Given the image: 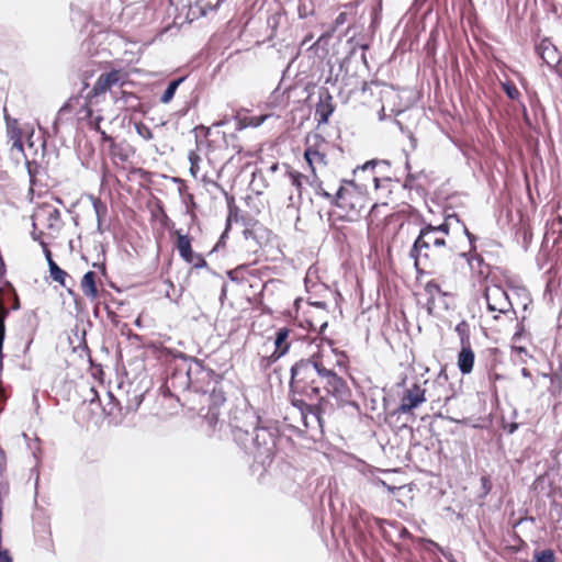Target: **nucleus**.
<instances>
[{
  "label": "nucleus",
  "mask_w": 562,
  "mask_h": 562,
  "mask_svg": "<svg viewBox=\"0 0 562 562\" xmlns=\"http://www.w3.org/2000/svg\"><path fill=\"white\" fill-rule=\"evenodd\" d=\"M308 14H310V12L306 10L305 5H302V4H301V5H299V16H300L301 19H305V18H307V16H308Z\"/></svg>",
  "instance_id": "obj_50"
},
{
  "label": "nucleus",
  "mask_w": 562,
  "mask_h": 562,
  "mask_svg": "<svg viewBox=\"0 0 562 562\" xmlns=\"http://www.w3.org/2000/svg\"><path fill=\"white\" fill-rule=\"evenodd\" d=\"M277 437L276 428L258 425L251 434L247 435V439H243L238 446L251 454L257 463L267 468L271 464L276 453Z\"/></svg>",
  "instance_id": "obj_3"
},
{
  "label": "nucleus",
  "mask_w": 562,
  "mask_h": 562,
  "mask_svg": "<svg viewBox=\"0 0 562 562\" xmlns=\"http://www.w3.org/2000/svg\"><path fill=\"white\" fill-rule=\"evenodd\" d=\"M313 38V35L312 34H308L304 37V40L302 41V45H306L310 41H312Z\"/></svg>",
  "instance_id": "obj_56"
},
{
  "label": "nucleus",
  "mask_w": 562,
  "mask_h": 562,
  "mask_svg": "<svg viewBox=\"0 0 562 562\" xmlns=\"http://www.w3.org/2000/svg\"><path fill=\"white\" fill-rule=\"evenodd\" d=\"M19 308H20V302H19L18 296H15L14 303L12 305V310H19Z\"/></svg>",
  "instance_id": "obj_58"
},
{
  "label": "nucleus",
  "mask_w": 562,
  "mask_h": 562,
  "mask_svg": "<svg viewBox=\"0 0 562 562\" xmlns=\"http://www.w3.org/2000/svg\"><path fill=\"white\" fill-rule=\"evenodd\" d=\"M357 4L355 2H349L344 5L345 9L350 10V12L356 9Z\"/></svg>",
  "instance_id": "obj_55"
},
{
  "label": "nucleus",
  "mask_w": 562,
  "mask_h": 562,
  "mask_svg": "<svg viewBox=\"0 0 562 562\" xmlns=\"http://www.w3.org/2000/svg\"><path fill=\"white\" fill-rule=\"evenodd\" d=\"M447 225H432L425 224L415 239L412 249L411 257L415 261L417 271L426 268L445 269L446 261L442 259L443 256L448 255L449 259L453 252L451 249H447L446 233Z\"/></svg>",
  "instance_id": "obj_2"
},
{
  "label": "nucleus",
  "mask_w": 562,
  "mask_h": 562,
  "mask_svg": "<svg viewBox=\"0 0 562 562\" xmlns=\"http://www.w3.org/2000/svg\"><path fill=\"white\" fill-rule=\"evenodd\" d=\"M335 205L341 209H349L355 215L360 214L366 207L364 198L360 193L356 194L342 186L339 187L335 194Z\"/></svg>",
  "instance_id": "obj_11"
},
{
  "label": "nucleus",
  "mask_w": 562,
  "mask_h": 562,
  "mask_svg": "<svg viewBox=\"0 0 562 562\" xmlns=\"http://www.w3.org/2000/svg\"><path fill=\"white\" fill-rule=\"evenodd\" d=\"M425 292L428 295V300H427L428 313L432 314L434 310L437 307V305H436L437 297L445 296L446 293L442 291L440 285L435 281H429L426 283Z\"/></svg>",
  "instance_id": "obj_21"
},
{
  "label": "nucleus",
  "mask_w": 562,
  "mask_h": 562,
  "mask_svg": "<svg viewBox=\"0 0 562 562\" xmlns=\"http://www.w3.org/2000/svg\"><path fill=\"white\" fill-rule=\"evenodd\" d=\"M135 325H136V326H140V319H139V318H137V319L135 321Z\"/></svg>",
  "instance_id": "obj_63"
},
{
  "label": "nucleus",
  "mask_w": 562,
  "mask_h": 562,
  "mask_svg": "<svg viewBox=\"0 0 562 562\" xmlns=\"http://www.w3.org/2000/svg\"><path fill=\"white\" fill-rule=\"evenodd\" d=\"M405 168H406V170H409V169H411V165H409L408 160H407V161H406V164H405Z\"/></svg>",
  "instance_id": "obj_62"
},
{
  "label": "nucleus",
  "mask_w": 562,
  "mask_h": 562,
  "mask_svg": "<svg viewBox=\"0 0 562 562\" xmlns=\"http://www.w3.org/2000/svg\"><path fill=\"white\" fill-rule=\"evenodd\" d=\"M48 268L52 279L59 284L65 285L67 272L59 268L56 262H52Z\"/></svg>",
  "instance_id": "obj_37"
},
{
  "label": "nucleus",
  "mask_w": 562,
  "mask_h": 562,
  "mask_svg": "<svg viewBox=\"0 0 562 562\" xmlns=\"http://www.w3.org/2000/svg\"><path fill=\"white\" fill-rule=\"evenodd\" d=\"M202 181L205 184H207V186H213V187L220 189L222 191V193L224 194V196H225V199L227 201V204H228V209H229V216L227 218V227H228L229 226V220H231V216L233 214V210L236 209L234 206V196L229 195L228 192L218 182L207 178L206 176H203Z\"/></svg>",
  "instance_id": "obj_29"
},
{
  "label": "nucleus",
  "mask_w": 562,
  "mask_h": 562,
  "mask_svg": "<svg viewBox=\"0 0 562 562\" xmlns=\"http://www.w3.org/2000/svg\"><path fill=\"white\" fill-rule=\"evenodd\" d=\"M111 153L114 157H119L122 161L128 159V155L122 151V148L115 144L111 146Z\"/></svg>",
  "instance_id": "obj_45"
},
{
  "label": "nucleus",
  "mask_w": 562,
  "mask_h": 562,
  "mask_svg": "<svg viewBox=\"0 0 562 562\" xmlns=\"http://www.w3.org/2000/svg\"><path fill=\"white\" fill-rule=\"evenodd\" d=\"M505 428H506L507 432L512 435L518 429V424L512 423V424L507 425Z\"/></svg>",
  "instance_id": "obj_52"
},
{
  "label": "nucleus",
  "mask_w": 562,
  "mask_h": 562,
  "mask_svg": "<svg viewBox=\"0 0 562 562\" xmlns=\"http://www.w3.org/2000/svg\"><path fill=\"white\" fill-rule=\"evenodd\" d=\"M92 206H93V210H94L95 216H97L98 232L102 233L103 232L102 231V221L108 214L106 204L103 203L100 199H93Z\"/></svg>",
  "instance_id": "obj_30"
},
{
  "label": "nucleus",
  "mask_w": 562,
  "mask_h": 562,
  "mask_svg": "<svg viewBox=\"0 0 562 562\" xmlns=\"http://www.w3.org/2000/svg\"><path fill=\"white\" fill-rule=\"evenodd\" d=\"M71 112L70 105L68 103L64 104L57 112L55 121L53 122V133L54 135H58L61 125H64L69 120V114Z\"/></svg>",
  "instance_id": "obj_27"
},
{
  "label": "nucleus",
  "mask_w": 562,
  "mask_h": 562,
  "mask_svg": "<svg viewBox=\"0 0 562 562\" xmlns=\"http://www.w3.org/2000/svg\"><path fill=\"white\" fill-rule=\"evenodd\" d=\"M522 374L527 375V370L526 369H522Z\"/></svg>",
  "instance_id": "obj_64"
},
{
  "label": "nucleus",
  "mask_w": 562,
  "mask_h": 562,
  "mask_svg": "<svg viewBox=\"0 0 562 562\" xmlns=\"http://www.w3.org/2000/svg\"><path fill=\"white\" fill-rule=\"evenodd\" d=\"M165 284L167 286V290H166L165 294H166L167 297L171 299L170 290L169 289L173 290L175 285H173V283L170 280L165 281Z\"/></svg>",
  "instance_id": "obj_51"
},
{
  "label": "nucleus",
  "mask_w": 562,
  "mask_h": 562,
  "mask_svg": "<svg viewBox=\"0 0 562 562\" xmlns=\"http://www.w3.org/2000/svg\"><path fill=\"white\" fill-rule=\"evenodd\" d=\"M202 396L203 402L207 404V409L203 414V417L210 426H215L221 414L220 409L226 402L225 393L220 384L214 383V385L209 389V392L202 394Z\"/></svg>",
  "instance_id": "obj_7"
},
{
  "label": "nucleus",
  "mask_w": 562,
  "mask_h": 562,
  "mask_svg": "<svg viewBox=\"0 0 562 562\" xmlns=\"http://www.w3.org/2000/svg\"><path fill=\"white\" fill-rule=\"evenodd\" d=\"M177 243L176 248L179 252V256L186 262H193L194 260V251L191 246V238L188 234H182L181 231H176Z\"/></svg>",
  "instance_id": "obj_17"
},
{
  "label": "nucleus",
  "mask_w": 562,
  "mask_h": 562,
  "mask_svg": "<svg viewBox=\"0 0 562 562\" xmlns=\"http://www.w3.org/2000/svg\"><path fill=\"white\" fill-rule=\"evenodd\" d=\"M290 373L291 402L299 409L307 430L323 428L322 389L341 405L350 402L351 390L347 382L335 372L323 356H312L296 361Z\"/></svg>",
  "instance_id": "obj_1"
},
{
  "label": "nucleus",
  "mask_w": 562,
  "mask_h": 562,
  "mask_svg": "<svg viewBox=\"0 0 562 562\" xmlns=\"http://www.w3.org/2000/svg\"><path fill=\"white\" fill-rule=\"evenodd\" d=\"M349 14L350 13L347 11L340 12L334 20L329 31L322 34L311 47L318 45L323 40L331 37V35L349 20Z\"/></svg>",
  "instance_id": "obj_24"
},
{
  "label": "nucleus",
  "mask_w": 562,
  "mask_h": 562,
  "mask_svg": "<svg viewBox=\"0 0 562 562\" xmlns=\"http://www.w3.org/2000/svg\"><path fill=\"white\" fill-rule=\"evenodd\" d=\"M283 20H284V14L281 12H276L268 16L267 25L271 30V33L269 36L270 38L277 36V29Z\"/></svg>",
  "instance_id": "obj_34"
},
{
  "label": "nucleus",
  "mask_w": 562,
  "mask_h": 562,
  "mask_svg": "<svg viewBox=\"0 0 562 562\" xmlns=\"http://www.w3.org/2000/svg\"><path fill=\"white\" fill-rule=\"evenodd\" d=\"M41 246L43 247V251H44L45 258H46L48 267H49L52 265V262H55L52 257V252L48 249L47 244L45 241H41Z\"/></svg>",
  "instance_id": "obj_49"
},
{
  "label": "nucleus",
  "mask_w": 562,
  "mask_h": 562,
  "mask_svg": "<svg viewBox=\"0 0 562 562\" xmlns=\"http://www.w3.org/2000/svg\"><path fill=\"white\" fill-rule=\"evenodd\" d=\"M385 117H386V115H385V109H384V106H382V108H381V110L379 111V120H380V121H384V120H385Z\"/></svg>",
  "instance_id": "obj_54"
},
{
  "label": "nucleus",
  "mask_w": 562,
  "mask_h": 562,
  "mask_svg": "<svg viewBox=\"0 0 562 562\" xmlns=\"http://www.w3.org/2000/svg\"><path fill=\"white\" fill-rule=\"evenodd\" d=\"M524 328L520 326L514 335V339L520 337L522 335Z\"/></svg>",
  "instance_id": "obj_57"
},
{
  "label": "nucleus",
  "mask_w": 562,
  "mask_h": 562,
  "mask_svg": "<svg viewBox=\"0 0 562 562\" xmlns=\"http://www.w3.org/2000/svg\"><path fill=\"white\" fill-rule=\"evenodd\" d=\"M268 117V115H262V116H254L250 119V121L248 122V125L250 126H254V127H258L260 126L265 120Z\"/></svg>",
  "instance_id": "obj_48"
},
{
  "label": "nucleus",
  "mask_w": 562,
  "mask_h": 562,
  "mask_svg": "<svg viewBox=\"0 0 562 562\" xmlns=\"http://www.w3.org/2000/svg\"><path fill=\"white\" fill-rule=\"evenodd\" d=\"M8 135L9 138L13 142V147L22 151V132L19 128L16 121H13V123H8Z\"/></svg>",
  "instance_id": "obj_28"
},
{
  "label": "nucleus",
  "mask_w": 562,
  "mask_h": 562,
  "mask_svg": "<svg viewBox=\"0 0 562 562\" xmlns=\"http://www.w3.org/2000/svg\"><path fill=\"white\" fill-rule=\"evenodd\" d=\"M190 364H196L202 371L191 373L192 389L194 392L206 394L214 383L221 384L222 376L212 369L205 368L196 358L190 357Z\"/></svg>",
  "instance_id": "obj_9"
},
{
  "label": "nucleus",
  "mask_w": 562,
  "mask_h": 562,
  "mask_svg": "<svg viewBox=\"0 0 562 562\" xmlns=\"http://www.w3.org/2000/svg\"><path fill=\"white\" fill-rule=\"evenodd\" d=\"M121 98H117L116 101H123L125 104L130 105L132 109H136L139 105L138 98L133 92L121 91Z\"/></svg>",
  "instance_id": "obj_38"
},
{
  "label": "nucleus",
  "mask_w": 562,
  "mask_h": 562,
  "mask_svg": "<svg viewBox=\"0 0 562 562\" xmlns=\"http://www.w3.org/2000/svg\"><path fill=\"white\" fill-rule=\"evenodd\" d=\"M475 355L471 345L461 346L458 355V368L462 374H469L473 370Z\"/></svg>",
  "instance_id": "obj_18"
},
{
  "label": "nucleus",
  "mask_w": 562,
  "mask_h": 562,
  "mask_svg": "<svg viewBox=\"0 0 562 562\" xmlns=\"http://www.w3.org/2000/svg\"><path fill=\"white\" fill-rule=\"evenodd\" d=\"M259 423L257 412L246 403L231 411L229 426L235 442L238 445L243 439H247V435L251 434Z\"/></svg>",
  "instance_id": "obj_5"
},
{
  "label": "nucleus",
  "mask_w": 562,
  "mask_h": 562,
  "mask_svg": "<svg viewBox=\"0 0 562 562\" xmlns=\"http://www.w3.org/2000/svg\"><path fill=\"white\" fill-rule=\"evenodd\" d=\"M135 128L137 134L146 140H149L154 137L151 130L143 123L136 124Z\"/></svg>",
  "instance_id": "obj_40"
},
{
  "label": "nucleus",
  "mask_w": 562,
  "mask_h": 562,
  "mask_svg": "<svg viewBox=\"0 0 562 562\" xmlns=\"http://www.w3.org/2000/svg\"><path fill=\"white\" fill-rule=\"evenodd\" d=\"M41 236H42V232H40V233H36L35 231H34V232H32V238H33L34 240H38L40 243H41V241H43V240L41 239Z\"/></svg>",
  "instance_id": "obj_53"
},
{
  "label": "nucleus",
  "mask_w": 562,
  "mask_h": 562,
  "mask_svg": "<svg viewBox=\"0 0 562 562\" xmlns=\"http://www.w3.org/2000/svg\"><path fill=\"white\" fill-rule=\"evenodd\" d=\"M380 164L389 165L387 161H385V160L372 159V160L367 161L362 166L357 167L353 170V173H355L356 177H359L360 175L369 173V178L373 182L374 188L379 189V187H380V184H379L380 179L375 175L374 169Z\"/></svg>",
  "instance_id": "obj_20"
},
{
  "label": "nucleus",
  "mask_w": 562,
  "mask_h": 562,
  "mask_svg": "<svg viewBox=\"0 0 562 562\" xmlns=\"http://www.w3.org/2000/svg\"><path fill=\"white\" fill-rule=\"evenodd\" d=\"M481 492L479 494L480 499H484L492 491V481L490 475H482L480 479Z\"/></svg>",
  "instance_id": "obj_39"
},
{
  "label": "nucleus",
  "mask_w": 562,
  "mask_h": 562,
  "mask_svg": "<svg viewBox=\"0 0 562 562\" xmlns=\"http://www.w3.org/2000/svg\"><path fill=\"white\" fill-rule=\"evenodd\" d=\"M301 204V200H299V195L295 198L293 194L289 196V204L286 206L288 210L299 211Z\"/></svg>",
  "instance_id": "obj_46"
},
{
  "label": "nucleus",
  "mask_w": 562,
  "mask_h": 562,
  "mask_svg": "<svg viewBox=\"0 0 562 562\" xmlns=\"http://www.w3.org/2000/svg\"><path fill=\"white\" fill-rule=\"evenodd\" d=\"M503 90L506 93V95L512 100L518 99L520 94L518 89L510 82L503 83Z\"/></svg>",
  "instance_id": "obj_42"
},
{
  "label": "nucleus",
  "mask_w": 562,
  "mask_h": 562,
  "mask_svg": "<svg viewBox=\"0 0 562 562\" xmlns=\"http://www.w3.org/2000/svg\"><path fill=\"white\" fill-rule=\"evenodd\" d=\"M456 333L460 337L461 346L471 345L469 324L464 321L456 326Z\"/></svg>",
  "instance_id": "obj_35"
},
{
  "label": "nucleus",
  "mask_w": 562,
  "mask_h": 562,
  "mask_svg": "<svg viewBox=\"0 0 562 562\" xmlns=\"http://www.w3.org/2000/svg\"><path fill=\"white\" fill-rule=\"evenodd\" d=\"M461 232L465 235V237H467V238H468V240H469L470 250H469L468 252H470V255L475 254V251H476V245H475V243H476V239H477V238H476V236H475L474 234H472V233L468 229V227H467V226H463V229H462Z\"/></svg>",
  "instance_id": "obj_41"
},
{
  "label": "nucleus",
  "mask_w": 562,
  "mask_h": 562,
  "mask_svg": "<svg viewBox=\"0 0 562 562\" xmlns=\"http://www.w3.org/2000/svg\"><path fill=\"white\" fill-rule=\"evenodd\" d=\"M252 274L249 265H240L233 270L227 271L231 281L241 284L247 281V276Z\"/></svg>",
  "instance_id": "obj_25"
},
{
  "label": "nucleus",
  "mask_w": 562,
  "mask_h": 562,
  "mask_svg": "<svg viewBox=\"0 0 562 562\" xmlns=\"http://www.w3.org/2000/svg\"><path fill=\"white\" fill-rule=\"evenodd\" d=\"M127 80V75L123 70L112 69L109 72H103L99 76L89 97H97L111 90L113 87H122Z\"/></svg>",
  "instance_id": "obj_10"
},
{
  "label": "nucleus",
  "mask_w": 562,
  "mask_h": 562,
  "mask_svg": "<svg viewBox=\"0 0 562 562\" xmlns=\"http://www.w3.org/2000/svg\"><path fill=\"white\" fill-rule=\"evenodd\" d=\"M533 562H557V559L551 549L536 550L533 552Z\"/></svg>",
  "instance_id": "obj_36"
},
{
  "label": "nucleus",
  "mask_w": 562,
  "mask_h": 562,
  "mask_svg": "<svg viewBox=\"0 0 562 562\" xmlns=\"http://www.w3.org/2000/svg\"><path fill=\"white\" fill-rule=\"evenodd\" d=\"M310 186L314 189L316 195L325 198L326 200L329 201L330 204H335V194L333 195L329 192H327L323 188L322 182L317 180L316 176L312 181L310 180Z\"/></svg>",
  "instance_id": "obj_33"
},
{
  "label": "nucleus",
  "mask_w": 562,
  "mask_h": 562,
  "mask_svg": "<svg viewBox=\"0 0 562 562\" xmlns=\"http://www.w3.org/2000/svg\"><path fill=\"white\" fill-rule=\"evenodd\" d=\"M440 225H447L446 233L448 235L450 231H462L463 226H467L457 213L448 212L447 210L443 213V222Z\"/></svg>",
  "instance_id": "obj_23"
},
{
  "label": "nucleus",
  "mask_w": 562,
  "mask_h": 562,
  "mask_svg": "<svg viewBox=\"0 0 562 562\" xmlns=\"http://www.w3.org/2000/svg\"><path fill=\"white\" fill-rule=\"evenodd\" d=\"M189 160H190V172L191 175L196 178V175H198V171H199V160H200V157L194 154V153H190L189 155Z\"/></svg>",
  "instance_id": "obj_43"
},
{
  "label": "nucleus",
  "mask_w": 562,
  "mask_h": 562,
  "mask_svg": "<svg viewBox=\"0 0 562 562\" xmlns=\"http://www.w3.org/2000/svg\"><path fill=\"white\" fill-rule=\"evenodd\" d=\"M194 269L207 268V262L200 254H194L193 262H188Z\"/></svg>",
  "instance_id": "obj_44"
},
{
  "label": "nucleus",
  "mask_w": 562,
  "mask_h": 562,
  "mask_svg": "<svg viewBox=\"0 0 562 562\" xmlns=\"http://www.w3.org/2000/svg\"><path fill=\"white\" fill-rule=\"evenodd\" d=\"M86 117L89 119V125L101 133L103 140L113 142V138L111 136H109L104 131L100 130V123L103 120L101 115H93L90 109H86Z\"/></svg>",
  "instance_id": "obj_31"
},
{
  "label": "nucleus",
  "mask_w": 562,
  "mask_h": 562,
  "mask_svg": "<svg viewBox=\"0 0 562 562\" xmlns=\"http://www.w3.org/2000/svg\"><path fill=\"white\" fill-rule=\"evenodd\" d=\"M175 367L168 373L165 387L171 395L192 389L191 373L202 372L196 364H190V357L179 352L173 357Z\"/></svg>",
  "instance_id": "obj_4"
},
{
  "label": "nucleus",
  "mask_w": 562,
  "mask_h": 562,
  "mask_svg": "<svg viewBox=\"0 0 562 562\" xmlns=\"http://www.w3.org/2000/svg\"><path fill=\"white\" fill-rule=\"evenodd\" d=\"M326 327H327V323L322 324L319 331L322 333Z\"/></svg>",
  "instance_id": "obj_61"
},
{
  "label": "nucleus",
  "mask_w": 562,
  "mask_h": 562,
  "mask_svg": "<svg viewBox=\"0 0 562 562\" xmlns=\"http://www.w3.org/2000/svg\"><path fill=\"white\" fill-rule=\"evenodd\" d=\"M373 520L379 527H382V525L385 522V520L379 518H373Z\"/></svg>",
  "instance_id": "obj_59"
},
{
  "label": "nucleus",
  "mask_w": 562,
  "mask_h": 562,
  "mask_svg": "<svg viewBox=\"0 0 562 562\" xmlns=\"http://www.w3.org/2000/svg\"><path fill=\"white\" fill-rule=\"evenodd\" d=\"M81 290L83 294L91 300L98 297V289L95 284V273L93 271H87L81 280Z\"/></svg>",
  "instance_id": "obj_22"
},
{
  "label": "nucleus",
  "mask_w": 562,
  "mask_h": 562,
  "mask_svg": "<svg viewBox=\"0 0 562 562\" xmlns=\"http://www.w3.org/2000/svg\"><path fill=\"white\" fill-rule=\"evenodd\" d=\"M417 176L412 173V172H408L407 176H406V179H405V182H404V188L405 189H414L415 188V180H416Z\"/></svg>",
  "instance_id": "obj_47"
},
{
  "label": "nucleus",
  "mask_w": 562,
  "mask_h": 562,
  "mask_svg": "<svg viewBox=\"0 0 562 562\" xmlns=\"http://www.w3.org/2000/svg\"><path fill=\"white\" fill-rule=\"evenodd\" d=\"M360 517L363 521H368L369 520V516H367L364 513L363 514H360Z\"/></svg>",
  "instance_id": "obj_60"
},
{
  "label": "nucleus",
  "mask_w": 562,
  "mask_h": 562,
  "mask_svg": "<svg viewBox=\"0 0 562 562\" xmlns=\"http://www.w3.org/2000/svg\"><path fill=\"white\" fill-rule=\"evenodd\" d=\"M453 261L458 259H464L472 271V273L476 274L479 278L486 279L490 274V266L485 263L483 257L481 255L465 252H452L450 256Z\"/></svg>",
  "instance_id": "obj_12"
},
{
  "label": "nucleus",
  "mask_w": 562,
  "mask_h": 562,
  "mask_svg": "<svg viewBox=\"0 0 562 562\" xmlns=\"http://www.w3.org/2000/svg\"><path fill=\"white\" fill-rule=\"evenodd\" d=\"M186 80V77H179L177 79L171 80L162 94L159 98V101L162 104H168L175 97L177 89L179 86Z\"/></svg>",
  "instance_id": "obj_26"
},
{
  "label": "nucleus",
  "mask_w": 562,
  "mask_h": 562,
  "mask_svg": "<svg viewBox=\"0 0 562 562\" xmlns=\"http://www.w3.org/2000/svg\"><path fill=\"white\" fill-rule=\"evenodd\" d=\"M289 178H290L291 184L297 191L299 200H301L302 199V186H303V182L305 181V182H307L310 184V178L307 176H304L301 172L294 171V170L289 172Z\"/></svg>",
  "instance_id": "obj_32"
},
{
  "label": "nucleus",
  "mask_w": 562,
  "mask_h": 562,
  "mask_svg": "<svg viewBox=\"0 0 562 562\" xmlns=\"http://www.w3.org/2000/svg\"><path fill=\"white\" fill-rule=\"evenodd\" d=\"M536 50L543 63L550 68L557 66L561 60L558 48L547 38L537 45Z\"/></svg>",
  "instance_id": "obj_15"
},
{
  "label": "nucleus",
  "mask_w": 562,
  "mask_h": 562,
  "mask_svg": "<svg viewBox=\"0 0 562 562\" xmlns=\"http://www.w3.org/2000/svg\"><path fill=\"white\" fill-rule=\"evenodd\" d=\"M425 401V390L415 383L412 387L405 390L398 411L402 413L411 412Z\"/></svg>",
  "instance_id": "obj_14"
},
{
  "label": "nucleus",
  "mask_w": 562,
  "mask_h": 562,
  "mask_svg": "<svg viewBox=\"0 0 562 562\" xmlns=\"http://www.w3.org/2000/svg\"><path fill=\"white\" fill-rule=\"evenodd\" d=\"M290 331L291 330L288 327H282L277 330L274 337V351L270 356L271 361H277L288 353L290 349V344L288 342Z\"/></svg>",
  "instance_id": "obj_16"
},
{
  "label": "nucleus",
  "mask_w": 562,
  "mask_h": 562,
  "mask_svg": "<svg viewBox=\"0 0 562 562\" xmlns=\"http://www.w3.org/2000/svg\"><path fill=\"white\" fill-rule=\"evenodd\" d=\"M335 111L333 97L327 88L318 90V102L315 105V115L318 124H326Z\"/></svg>",
  "instance_id": "obj_13"
},
{
  "label": "nucleus",
  "mask_w": 562,
  "mask_h": 562,
  "mask_svg": "<svg viewBox=\"0 0 562 562\" xmlns=\"http://www.w3.org/2000/svg\"><path fill=\"white\" fill-rule=\"evenodd\" d=\"M484 297L487 304V310L491 313H497L494 315V319L498 318L499 314L514 315L516 311L514 303L509 297L508 293L504 288L497 284L486 285L484 291Z\"/></svg>",
  "instance_id": "obj_6"
},
{
  "label": "nucleus",
  "mask_w": 562,
  "mask_h": 562,
  "mask_svg": "<svg viewBox=\"0 0 562 562\" xmlns=\"http://www.w3.org/2000/svg\"><path fill=\"white\" fill-rule=\"evenodd\" d=\"M32 221L34 229L40 225L48 231L58 232L63 225L59 210L47 203L35 210Z\"/></svg>",
  "instance_id": "obj_8"
},
{
  "label": "nucleus",
  "mask_w": 562,
  "mask_h": 562,
  "mask_svg": "<svg viewBox=\"0 0 562 562\" xmlns=\"http://www.w3.org/2000/svg\"><path fill=\"white\" fill-rule=\"evenodd\" d=\"M304 158L308 164L313 176H316V172L322 168H325L327 165L326 155L315 150L313 148H307L304 153Z\"/></svg>",
  "instance_id": "obj_19"
}]
</instances>
